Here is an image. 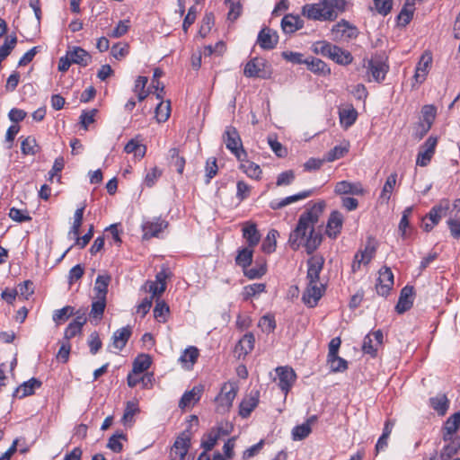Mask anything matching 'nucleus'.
Here are the masks:
<instances>
[{
  "instance_id": "obj_41",
  "label": "nucleus",
  "mask_w": 460,
  "mask_h": 460,
  "mask_svg": "<svg viewBox=\"0 0 460 460\" xmlns=\"http://www.w3.org/2000/svg\"><path fill=\"white\" fill-rule=\"evenodd\" d=\"M91 305L90 317L95 320H101L103 316L104 310L106 307V298L94 297Z\"/></svg>"
},
{
  "instance_id": "obj_17",
  "label": "nucleus",
  "mask_w": 460,
  "mask_h": 460,
  "mask_svg": "<svg viewBox=\"0 0 460 460\" xmlns=\"http://www.w3.org/2000/svg\"><path fill=\"white\" fill-rule=\"evenodd\" d=\"M343 217L339 211H332L327 222L326 234L335 239L342 228Z\"/></svg>"
},
{
  "instance_id": "obj_58",
  "label": "nucleus",
  "mask_w": 460,
  "mask_h": 460,
  "mask_svg": "<svg viewBox=\"0 0 460 460\" xmlns=\"http://www.w3.org/2000/svg\"><path fill=\"white\" fill-rule=\"evenodd\" d=\"M348 152V146H335L326 154L325 160L328 162H333L343 157Z\"/></svg>"
},
{
  "instance_id": "obj_57",
  "label": "nucleus",
  "mask_w": 460,
  "mask_h": 460,
  "mask_svg": "<svg viewBox=\"0 0 460 460\" xmlns=\"http://www.w3.org/2000/svg\"><path fill=\"white\" fill-rule=\"evenodd\" d=\"M460 426V411L450 416L445 423L447 434H455Z\"/></svg>"
},
{
  "instance_id": "obj_52",
  "label": "nucleus",
  "mask_w": 460,
  "mask_h": 460,
  "mask_svg": "<svg viewBox=\"0 0 460 460\" xmlns=\"http://www.w3.org/2000/svg\"><path fill=\"white\" fill-rule=\"evenodd\" d=\"M243 275L249 279H261L263 275H265L267 268L265 262H263L257 264L255 267L251 269L245 268V270H243Z\"/></svg>"
},
{
  "instance_id": "obj_12",
  "label": "nucleus",
  "mask_w": 460,
  "mask_h": 460,
  "mask_svg": "<svg viewBox=\"0 0 460 460\" xmlns=\"http://www.w3.org/2000/svg\"><path fill=\"white\" fill-rule=\"evenodd\" d=\"M414 288L412 286H405L402 288L395 310L399 314L409 311L413 305Z\"/></svg>"
},
{
  "instance_id": "obj_39",
  "label": "nucleus",
  "mask_w": 460,
  "mask_h": 460,
  "mask_svg": "<svg viewBox=\"0 0 460 460\" xmlns=\"http://www.w3.org/2000/svg\"><path fill=\"white\" fill-rule=\"evenodd\" d=\"M220 438V429H211L209 432L203 436L201 440V447L204 449V452H208L213 449L216 446L217 440Z\"/></svg>"
},
{
  "instance_id": "obj_23",
  "label": "nucleus",
  "mask_w": 460,
  "mask_h": 460,
  "mask_svg": "<svg viewBox=\"0 0 460 460\" xmlns=\"http://www.w3.org/2000/svg\"><path fill=\"white\" fill-rule=\"evenodd\" d=\"M42 383L40 380L31 377L30 380L23 382L20 386H18L14 393L13 396H18L19 398H24L29 395H32L36 388H40Z\"/></svg>"
},
{
  "instance_id": "obj_40",
  "label": "nucleus",
  "mask_w": 460,
  "mask_h": 460,
  "mask_svg": "<svg viewBox=\"0 0 460 460\" xmlns=\"http://www.w3.org/2000/svg\"><path fill=\"white\" fill-rule=\"evenodd\" d=\"M279 232L275 229H271L268 232L265 239L261 244V250L265 253H272L276 250L277 246V236Z\"/></svg>"
},
{
  "instance_id": "obj_11",
  "label": "nucleus",
  "mask_w": 460,
  "mask_h": 460,
  "mask_svg": "<svg viewBox=\"0 0 460 460\" xmlns=\"http://www.w3.org/2000/svg\"><path fill=\"white\" fill-rule=\"evenodd\" d=\"M367 70L377 83L382 82L389 70V66L381 57H376L368 61Z\"/></svg>"
},
{
  "instance_id": "obj_5",
  "label": "nucleus",
  "mask_w": 460,
  "mask_h": 460,
  "mask_svg": "<svg viewBox=\"0 0 460 460\" xmlns=\"http://www.w3.org/2000/svg\"><path fill=\"white\" fill-rule=\"evenodd\" d=\"M267 62L261 58L251 59L244 66L243 74L246 77H258L267 79L270 77V72L265 69Z\"/></svg>"
},
{
  "instance_id": "obj_47",
  "label": "nucleus",
  "mask_w": 460,
  "mask_h": 460,
  "mask_svg": "<svg viewBox=\"0 0 460 460\" xmlns=\"http://www.w3.org/2000/svg\"><path fill=\"white\" fill-rule=\"evenodd\" d=\"M148 78L146 76L139 75L136 79L133 91L137 93L139 102L144 101L148 95V93L145 90Z\"/></svg>"
},
{
  "instance_id": "obj_22",
  "label": "nucleus",
  "mask_w": 460,
  "mask_h": 460,
  "mask_svg": "<svg viewBox=\"0 0 460 460\" xmlns=\"http://www.w3.org/2000/svg\"><path fill=\"white\" fill-rule=\"evenodd\" d=\"M305 66L309 71L318 75H329L331 68L320 58L314 57L306 58Z\"/></svg>"
},
{
  "instance_id": "obj_29",
  "label": "nucleus",
  "mask_w": 460,
  "mask_h": 460,
  "mask_svg": "<svg viewBox=\"0 0 460 460\" xmlns=\"http://www.w3.org/2000/svg\"><path fill=\"white\" fill-rule=\"evenodd\" d=\"M329 58L333 60L339 65L347 66L353 61V57L350 52L334 45L332 49Z\"/></svg>"
},
{
  "instance_id": "obj_44",
  "label": "nucleus",
  "mask_w": 460,
  "mask_h": 460,
  "mask_svg": "<svg viewBox=\"0 0 460 460\" xmlns=\"http://www.w3.org/2000/svg\"><path fill=\"white\" fill-rule=\"evenodd\" d=\"M17 37L15 34L8 36L4 44L0 46V61H4L15 48Z\"/></svg>"
},
{
  "instance_id": "obj_3",
  "label": "nucleus",
  "mask_w": 460,
  "mask_h": 460,
  "mask_svg": "<svg viewBox=\"0 0 460 460\" xmlns=\"http://www.w3.org/2000/svg\"><path fill=\"white\" fill-rule=\"evenodd\" d=\"M450 208V202L447 199H441L437 205L431 208L429 212L422 218V228L425 232H430L437 226L443 217H446Z\"/></svg>"
},
{
  "instance_id": "obj_1",
  "label": "nucleus",
  "mask_w": 460,
  "mask_h": 460,
  "mask_svg": "<svg viewBox=\"0 0 460 460\" xmlns=\"http://www.w3.org/2000/svg\"><path fill=\"white\" fill-rule=\"evenodd\" d=\"M325 206L324 200L318 201L300 215L297 225L288 238V244L294 251L304 245L306 252L312 254L319 247L323 237L315 232L314 225L319 221Z\"/></svg>"
},
{
  "instance_id": "obj_21",
  "label": "nucleus",
  "mask_w": 460,
  "mask_h": 460,
  "mask_svg": "<svg viewBox=\"0 0 460 460\" xmlns=\"http://www.w3.org/2000/svg\"><path fill=\"white\" fill-rule=\"evenodd\" d=\"M86 323L85 316L77 315L66 328L64 340L69 341L72 338L82 333L83 326Z\"/></svg>"
},
{
  "instance_id": "obj_18",
  "label": "nucleus",
  "mask_w": 460,
  "mask_h": 460,
  "mask_svg": "<svg viewBox=\"0 0 460 460\" xmlns=\"http://www.w3.org/2000/svg\"><path fill=\"white\" fill-rule=\"evenodd\" d=\"M132 335V328L129 325L118 329L113 332L111 337L112 346L121 350L127 345L129 338Z\"/></svg>"
},
{
  "instance_id": "obj_61",
  "label": "nucleus",
  "mask_w": 460,
  "mask_h": 460,
  "mask_svg": "<svg viewBox=\"0 0 460 460\" xmlns=\"http://www.w3.org/2000/svg\"><path fill=\"white\" fill-rule=\"evenodd\" d=\"M170 113V102L164 105L163 102H161L155 108V117L158 122H165L169 119Z\"/></svg>"
},
{
  "instance_id": "obj_51",
  "label": "nucleus",
  "mask_w": 460,
  "mask_h": 460,
  "mask_svg": "<svg viewBox=\"0 0 460 460\" xmlns=\"http://www.w3.org/2000/svg\"><path fill=\"white\" fill-rule=\"evenodd\" d=\"M139 411V408L137 402H128L126 404V408L124 411V414L122 416L121 421L124 425H128V423H132L134 421V415Z\"/></svg>"
},
{
  "instance_id": "obj_9",
  "label": "nucleus",
  "mask_w": 460,
  "mask_h": 460,
  "mask_svg": "<svg viewBox=\"0 0 460 460\" xmlns=\"http://www.w3.org/2000/svg\"><path fill=\"white\" fill-rule=\"evenodd\" d=\"M237 394V388L233 384H224L219 394L216 397L218 404V411H228L232 406Z\"/></svg>"
},
{
  "instance_id": "obj_33",
  "label": "nucleus",
  "mask_w": 460,
  "mask_h": 460,
  "mask_svg": "<svg viewBox=\"0 0 460 460\" xmlns=\"http://www.w3.org/2000/svg\"><path fill=\"white\" fill-rule=\"evenodd\" d=\"M190 435L187 431H183L174 441L172 450L182 449V453H179V460H184L190 447Z\"/></svg>"
},
{
  "instance_id": "obj_35",
  "label": "nucleus",
  "mask_w": 460,
  "mask_h": 460,
  "mask_svg": "<svg viewBox=\"0 0 460 460\" xmlns=\"http://www.w3.org/2000/svg\"><path fill=\"white\" fill-rule=\"evenodd\" d=\"M325 11H329L333 14V21L345 11L347 1L346 0H320Z\"/></svg>"
},
{
  "instance_id": "obj_28",
  "label": "nucleus",
  "mask_w": 460,
  "mask_h": 460,
  "mask_svg": "<svg viewBox=\"0 0 460 460\" xmlns=\"http://www.w3.org/2000/svg\"><path fill=\"white\" fill-rule=\"evenodd\" d=\"M414 11V0H405L401 12L397 15L398 25L402 27L408 25L413 18Z\"/></svg>"
},
{
  "instance_id": "obj_30",
  "label": "nucleus",
  "mask_w": 460,
  "mask_h": 460,
  "mask_svg": "<svg viewBox=\"0 0 460 460\" xmlns=\"http://www.w3.org/2000/svg\"><path fill=\"white\" fill-rule=\"evenodd\" d=\"M167 159L171 167H174L179 174L183 173L186 161L185 158L180 155V150L178 148H170Z\"/></svg>"
},
{
  "instance_id": "obj_24",
  "label": "nucleus",
  "mask_w": 460,
  "mask_h": 460,
  "mask_svg": "<svg viewBox=\"0 0 460 460\" xmlns=\"http://www.w3.org/2000/svg\"><path fill=\"white\" fill-rule=\"evenodd\" d=\"M304 26V21L298 15L286 14L281 20V28L285 33H293Z\"/></svg>"
},
{
  "instance_id": "obj_4",
  "label": "nucleus",
  "mask_w": 460,
  "mask_h": 460,
  "mask_svg": "<svg viewBox=\"0 0 460 460\" xmlns=\"http://www.w3.org/2000/svg\"><path fill=\"white\" fill-rule=\"evenodd\" d=\"M223 139L226 148L234 155L238 161L243 162L247 156V153L243 147V143L237 129L233 126L226 127Z\"/></svg>"
},
{
  "instance_id": "obj_46",
  "label": "nucleus",
  "mask_w": 460,
  "mask_h": 460,
  "mask_svg": "<svg viewBox=\"0 0 460 460\" xmlns=\"http://www.w3.org/2000/svg\"><path fill=\"white\" fill-rule=\"evenodd\" d=\"M240 168L243 170L244 173L250 178L259 179L262 171L261 167L251 161H245V163L241 164Z\"/></svg>"
},
{
  "instance_id": "obj_34",
  "label": "nucleus",
  "mask_w": 460,
  "mask_h": 460,
  "mask_svg": "<svg viewBox=\"0 0 460 460\" xmlns=\"http://www.w3.org/2000/svg\"><path fill=\"white\" fill-rule=\"evenodd\" d=\"M253 259V249L252 247H242L238 249L237 255L235 257V264L240 266L243 270L248 268Z\"/></svg>"
},
{
  "instance_id": "obj_55",
  "label": "nucleus",
  "mask_w": 460,
  "mask_h": 460,
  "mask_svg": "<svg viewBox=\"0 0 460 460\" xmlns=\"http://www.w3.org/2000/svg\"><path fill=\"white\" fill-rule=\"evenodd\" d=\"M226 4H229L227 19L231 22H234L242 13L240 0H226Z\"/></svg>"
},
{
  "instance_id": "obj_27",
  "label": "nucleus",
  "mask_w": 460,
  "mask_h": 460,
  "mask_svg": "<svg viewBox=\"0 0 460 460\" xmlns=\"http://www.w3.org/2000/svg\"><path fill=\"white\" fill-rule=\"evenodd\" d=\"M421 113L423 123H421L420 126L423 127V133L420 134V137H423L431 128L436 118L437 109L434 105H424L421 109Z\"/></svg>"
},
{
  "instance_id": "obj_62",
  "label": "nucleus",
  "mask_w": 460,
  "mask_h": 460,
  "mask_svg": "<svg viewBox=\"0 0 460 460\" xmlns=\"http://www.w3.org/2000/svg\"><path fill=\"white\" fill-rule=\"evenodd\" d=\"M259 326L261 327L264 332L270 333L276 329V321L273 315H263L259 322Z\"/></svg>"
},
{
  "instance_id": "obj_63",
  "label": "nucleus",
  "mask_w": 460,
  "mask_h": 460,
  "mask_svg": "<svg viewBox=\"0 0 460 460\" xmlns=\"http://www.w3.org/2000/svg\"><path fill=\"white\" fill-rule=\"evenodd\" d=\"M281 56L285 60H287L292 64L305 65L306 58H305L304 54H302L300 52L283 51L281 53Z\"/></svg>"
},
{
  "instance_id": "obj_45",
  "label": "nucleus",
  "mask_w": 460,
  "mask_h": 460,
  "mask_svg": "<svg viewBox=\"0 0 460 460\" xmlns=\"http://www.w3.org/2000/svg\"><path fill=\"white\" fill-rule=\"evenodd\" d=\"M154 317L160 323L166 322V316L169 314V305L163 300H156L155 306L154 308Z\"/></svg>"
},
{
  "instance_id": "obj_13",
  "label": "nucleus",
  "mask_w": 460,
  "mask_h": 460,
  "mask_svg": "<svg viewBox=\"0 0 460 460\" xmlns=\"http://www.w3.org/2000/svg\"><path fill=\"white\" fill-rule=\"evenodd\" d=\"M279 42V36L276 31H273L269 27L262 28L257 37V43L265 50L275 49Z\"/></svg>"
},
{
  "instance_id": "obj_60",
  "label": "nucleus",
  "mask_w": 460,
  "mask_h": 460,
  "mask_svg": "<svg viewBox=\"0 0 460 460\" xmlns=\"http://www.w3.org/2000/svg\"><path fill=\"white\" fill-rule=\"evenodd\" d=\"M214 22H215V17H214L213 13H205V15L201 21L199 34L202 37H205L210 31L212 26L214 25Z\"/></svg>"
},
{
  "instance_id": "obj_26",
  "label": "nucleus",
  "mask_w": 460,
  "mask_h": 460,
  "mask_svg": "<svg viewBox=\"0 0 460 460\" xmlns=\"http://www.w3.org/2000/svg\"><path fill=\"white\" fill-rule=\"evenodd\" d=\"M336 194L363 195L364 189L360 183H351L347 181H339L334 189Z\"/></svg>"
},
{
  "instance_id": "obj_6",
  "label": "nucleus",
  "mask_w": 460,
  "mask_h": 460,
  "mask_svg": "<svg viewBox=\"0 0 460 460\" xmlns=\"http://www.w3.org/2000/svg\"><path fill=\"white\" fill-rule=\"evenodd\" d=\"M302 14L309 20L333 21V14L331 12L324 10L321 1L318 4H305L302 7Z\"/></svg>"
},
{
  "instance_id": "obj_53",
  "label": "nucleus",
  "mask_w": 460,
  "mask_h": 460,
  "mask_svg": "<svg viewBox=\"0 0 460 460\" xmlns=\"http://www.w3.org/2000/svg\"><path fill=\"white\" fill-rule=\"evenodd\" d=\"M312 432V428L308 427V424L305 422L301 425H296L292 429L293 440H303L306 438Z\"/></svg>"
},
{
  "instance_id": "obj_56",
  "label": "nucleus",
  "mask_w": 460,
  "mask_h": 460,
  "mask_svg": "<svg viewBox=\"0 0 460 460\" xmlns=\"http://www.w3.org/2000/svg\"><path fill=\"white\" fill-rule=\"evenodd\" d=\"M119 439L127 440V436L124 433L114 434L109 438L107 447L115 453H120L123 449V445Z\"/></svg>"
},
{
  "instance_id": "obj_50",
  "label": "nucleus",
  "mask_w": 460,
  "mask_h": 460,
  "mask_svg": "<svg viewBox=\"0 0 460 460\" xmlns=\"http://www.w3.org/2000/svg\"><path fill=\"white\" fill-rule=\"evenodd\" d=\"M358 113L355 109H344L340 111V120L345 128L352 126L357 119Z\"/></svg>"
},
{
  "instance_id": "obj_19",
  "label": "nucleus",
  "mask_w": 460,
  "mask_h": 460,
  "mask_svg": "<svg viewBox=\"0 0 460 460\" xmlns=\"http://www.w3.org/2000/svg\"><path fill=\"white\" fill-rule=\"evenodd\" d=\"M259 391L252 392L248 398H244L239 406V414L242 418H248L259 403Z\"/></svg>"
},
{
  "instance_id": "obj_36",
  "label": "nucleus",
  "mask_w": 460,
  "mask_h": 460,
  "mask_svg": "<svg viewBox=\"0 0 460 460\" xmlns=\"http://www.w3.org/2000/svg\"><path fill=\"white\" fill-rule=\"evenodd\" d=\"M432 58L429 55H422L416 67L414 78L416 82L422 83L428 74V68L431 64Z\"/></svg>"
},
{
  "instance_id": "obj_7",
  "label": "nucleus",
  "mask_w": 460,
  "mask_h": 460,
  "mask_svg": "<svg viewBox=\"0 0 460 460\" xmlns=\"http://www.w3.org/2000/svg\"><path fill=\"white\" fill-rule=\"evenodd\" d=\"M438 144V137L429 136L428 139L420 146L416 164L420 166H427L433 157Z\"/></svg>"
},
{
  "instance_id": "obj_25",
  "label": "nucleus",
  "mask_w": 460,
  "mask_h": 460,
  "mask_svg": "<svg viewBox=\"0 0 460 460\" xmlns=\"http://www.w3.org/2000/svg\"><path fill=\"white\" fill-rule=\"evenodd\" d=\"M70 57L73 64H77L81 66H86L92 60L91 55L81 47H73L66 51Z\"/></svg>"
},
{
  "instance_id": "obj_37",
  "label": "nucleus",
  "mask_w": 460,
  "mask_h": 460,
  "mask_svg": "<svg viewBox=\"0 0 460 460\" xmlns=\"http://www.w3.org/2000/svg\"><path fill=\"white\" fill-rule=\"evenodd\" d=\"M430 406L439 414L445 415L448 407L449 401L446 394H440L429 399Z\"/></svg>"
},
{
  "instance_id": "obj_59",
  "label": "nucleus",
  "mask_w": 460,
  "mask_h": 460,
  "mask_svg": "<svg viewBox=\"0 0 460 460\" xmlns=\"http://www.w3.org/2000/svg\"><path fill=\"white\" fill-rule=\"evenodd\" d=\"M334 45L331 44L328 41H317L313 46V51L315 54H320L323 57L329 58L330 54H332V49Z\"/></svg>"
},
{
  "instance_id": "obj_49",
  "label": "nucleus",
  "mask_w": 460,
  "mask_h": 460,
  "mask_svg": "<svg viewBox=\"0 0 460 460\" xmlns=\"http://www.w3.org/2000/svg\"><path fill=\"white\" fill-rule=\"evenodd\" d=\"M266 285L263 283H255L252 285L245 286L243 291V298L247 301L257 294L262 293L265 291Z\"/></svg>"
},
{
  "instance_id": "obj_8",
  "label": "nucleus",
  "mask_w": 460,
  "mask_h": 460,
  "mask_svg": "<svg viewBox=\"0 0 460 460\" xmlns=\"http://www.w3.org/2000/svg\"><path fill=\"white\" fill-rule=\"evenodd\" d=\"M394 286V274L389 267L384 266L379 270V277L376 289L379 296H387Z\"/></svg>"
},
{
  "instance_id": "obj_10",
  "label": "nucleus",
  "mask_w": 460,
  "mask_h": 460,
  "mask_svg": "<svg viewBox=\"0 0 460 460\" xmlns=\"http://www.w3.org/2000/svg\"><path fill=\"white\" fill-rule=\"evenodd\" d=\"M276 373L279 376V386L287 395L296 379V375L293 368L288 367H279Z\"/></svg>"
},
{
  "instance_id": "obj_2",
  "label": "nucleus",
  "mask_w": 460,
  "mask_h": 460,
  "mask_svg": "<svg viewBox=\"0 0 460 460\" xmlns=\"http://www.w3.org/2000/svg\"><path fill=\"white\" fill-rule=\"evenodd\" d=\"M323 265L324 258L321 255H313L307 260V287L303 293L302 300L310 308L317 305L325 292V287L323 284L318 285Z\"/></svg>"
},
{
  "instance_id": "obj_48",
  "label": "nucleus",
  "mask_w": 460,
  "mask_h": 460,
  "mask_svg": "<svg viewBox=\"0 0 460 460\" xmlns=\"http://www.w3.org/2000/svg\"><path fill=\"white\" fill-rule=\"evenodd\" d=\"M21 150L24 155H35L39 151L36 139L32 137H25L21 143Z\"/></svg>"
},
{
  "instance_id": "obj_64",
  "label": "nucleus",
  "mask_w": 460,
  "mask_h": 460,
  "mask_svg": "<svg viewBox=\"0 0 460 460\" xmlns=\"http://www.w3.org/2000/svg\"><path fill=\"white\" fill-rule=\"evenodd\" d=\"M9 217L11 219L18 223L29 222L31 220V217L26 210H22L16 208H10Z\"/></svg>"
},
{
  "instance_id": "obj_38",
  "label": "nucleus",
  "mask_w": 460,
  "mask_h": 460,
  "mask_svg": "<svg viewBox=\"0 0 460 460\" xmlns=\"http://www.w3.org/2000/svg\"><path fill=\"white\" fill-rule=\"evenodd\" d=\"M152 364V358L148 354H140L133 361L132 372L141 374L147 370Z\"/></svg>"
},
{
  "instance_id": "obj_20",
  "label": "nucleus",
  "mask_w": 460,
  "mask_h": 460,
  "mask_svg": "<svg viewBox=\"0 0 460 460\" xmlns=\"http://www.w3.org/2000/svg\"><path fill=\"white\" fill-rule=\"evenodd\" d=\"M255 338L252 332L245 333L235 345L234 351L238 354V358L245 357L252 352L254 348Z\"/></svg>"
},
{
  "instance_id": "obj_32",
  "label": "nucleus",
  "mask_w": 460,
  "mask_h": 460,
  "mask_svg": "<svg viewBox=\"0 0 460 460\" xmlns=\"http://www.w3.org/2000/svg\"><path fill=\"white\" fill-rule=\"evenodd\" d=\"M111 281V276L109 274L98 275L95 279L93 291L95 294L94 297L106 298L108 294V287Z\"/></svg>"
},
{
  "instance_id": "obj_15",
  "label": "nucleus",
  "mask_w": 460,
  "mask_h": 460,
  "mask_svg": "<svg viewBox=\"0 0 460 460\" xmlns=\"http://www.w3.org/2000/svg\"><path fill=\"white\" fill-rule=\"evenodd\" d=\"M168 226V222L161 218H157L155 221L146 222L142 226L143 229V239L148 240L152 237H157L158 234Z\"/></svg>"
},
{
  "instance_id": "obj_16",
  "label": "nucleus",
  "mask_w": 460,
  "mask_h": 460,
  "mask_svg": "<svg viewBox=\"0 0 460 460\" xmlns=\"http://www.w3.org/2000/svg\"><path fill=\"white\" fill-rule=\"evenodd\" d=\"M243 237L246 240L249 247H255L261 240V234L255 223L252 221L244 222L242 228Z\"/></svg>"
},
{
  "instance_id": "obj_14",
  "label": "nucleus",
  "mask_w": 460,
  "mask_h": 460,
  "mask_svg": "<svg viewBox=\"0 0 460 460\" xmlns=\"http://www.w3.org/2000/svg\"><path fill=\"white\" fill-rule=\"evenodd\" d=\"M314 190H303L299 193H296L295 195L286 197L280 200H277V199L272 200L270 203V208L273 210L281 209L282 208H284L291 203L296 202L301 199H305L312 196L314 194Z\"/></svg>"
},
{
  "instance_id": "obj_43",
  "label": "nucleus",
  "mask_w": 460,
  "mask_h": 460,
  "mask_svg": "<svg viewBox=\"0 0 460 460\" xmlns=\"http://www.w3.org/2000/svg\"><path fill=\"white\" fill-rule=\"evenodd\" d=\"M373 7H369L371 11H376L382 16L388 15L393 9V0H373Z\"/></svg>"
},
{
  "instance_id": "obj_42",
  "label": "nucleus",
  "mask_w": 460,
  "mask_h": 460,
  "mask_svg": "<svg viewBox=\"0 0 460 460\" xmlns=\"http://www.w3.org/2000/svg\"><path fill=\"white\" fill-rule=\"evenodd\" d=\"M396 179H397L396 173H392L387 177V179L385 182V185L383 187V190L381 191L380 197H379V199L383 202L387 203L389 201V199L391 198V194H392L394 188L396 184Z\"/></svg>"
},
{
  "instance_id": "obj_54",
  "label": "nucleus",
  "mask_w": 460,
  "mask_h": 460,
  "mask_svg": "<svg viewBox=\"0 0 460 460\" xmlns=\"http://www.w3.org/2000/svg\"><path fill=\"white\" fill-rule=\"evenodd\" d=\"M72 315H74V307L66 305L54 312L53 321L56 322L57 323H60L66 322Z\"/></svg>"
},
{
  "instance_id": "obj_31",
  "label": "nucleus",
  "mask_w": 460,
  "mask_h": 460,
  "mask_svg": "<svg viewBox=\"0 0 460 460\" xmlns=\"http://www.w3.org/2000/svg\"><path fill=\"white\" fill-rule=\"evenodd\" d=\"M202 393V385H196L191 390L185 392L179 402V407L184 409L190 405L192 402H198Z\"/></svg>"
}]
</instances>
